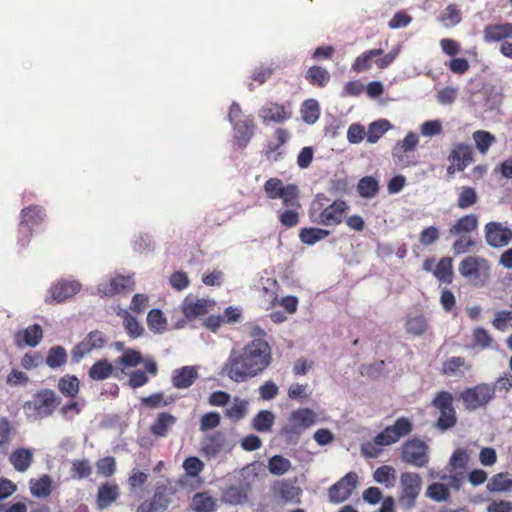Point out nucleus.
<instances>
[{
  "mask_svg": "<svg viewBox=\"0 0 512 512\" xmlns=\"http://www.w3.org/2000/svg\"><path fill=\"white\" fill-rule=\"evenodd\" d=\"M279 284L275 279L267 278L257 288L259 298L266 310L277 306Z\"/></svg>",
  "mask_w": 512,
  "mask_h": 512,
  "instance_id": "bb28decb",
  "label": "nucleus"
},
{
  "mask_svg": "<svg viewBox=\"0 0 512 512\" xmlns=\"http://www.w3.org/2000/svg\"><path fill=\"white\" fill-rule=\"evenodd\" d=\"M479 217L477 214H465L458 218L449 228L450 236L470 235L478 229Z\"/></svg>",
  "mask_w": 512,
  "mask_h": 512,
  "instance_id": "cd10ccee",
  "label": "nucleus"
},
{
  "mask_svg": "<svg viewBox=\"0 0 512 512\" xmlns=\"http://www.w3.org/2000/svg\"><path fill=\"white\" fill-rule=\"evenodd\" d=\"M275 416L269 410L258 412L252 421L253 428L258 432H268L274 424Z\"/></svg>",
  "mask_w": 512,
  "mask_h": 512,
  "instance_id": "8fccbe9b",
  "label": "nucleus"
},
{
  "mask_svg": "<svg viewBox=\"0 0 512 512\" xmlns=\"http://www.w3.org/2000/svg\"><path fill=\"white\" fill-rule=\"evenodd\" d=\"M465 367L466 369H469L470 366H466L465 358L463 357H451L448 358L446 361L442 364V373L444 375H456L459 370Z\"/></svg>",
  "mask_w": 512,
  "mask_h": 512,
  "instance_id": "680f3d73",
  "label": "nucleus"
},
{
  "mask_svg": "<svg viewBox=\"0 0 512 512\" xmlns=\"http://www.w3.org/2000/svg\"><path fill=\"white\" fill-rule=\"evenodd\" d=\"M432 405L440 412V416L436 423L440 430H448L456 424L457 417L453 407V396L450 392H438L432 400Z\"/></svg>",
  "mask_w": 512,
  "mask_h": 512,
  "instance_id": "1a4fd4ad",
  "label": "nucleus"
},
{
  "mask_svg": "<svg viewBox=\"0 0 512 512\" xmlns=\"http://www.w3.org/2000/svg\"><path fill=\"white\" fill-rule=\"evenodd\" d=\"M123 318L124 328L131 338H138L143 334L144 329L134 316L128 312H124Z\"/></svg>",
  "mask_w": 512,
  "mask_h": 512,
  "instance_id": "0e129e2a",
  "label": "nucleus"
},
{
  "mask_svg": "<svg viewBox=\"0 0 512 512\" xmlns=\"http://www.w3.org/2000/svg\"><path fill=\"white\" fill-rule=\"evenodd\" d=\"M142 355L135 349H126L123 355L119 357L115 363L121 367H136L142 363Z\"/></svg>",
  "mask_w": 512,
  "mask_h": 512,
  "instance_id": "6e6d98bb",
  "label": "nucleus"
},
{
  "mask_svg": "<svg viewBox=\"0 0 512 512\" xmlns=\"http://www.w3.org/2000/svg\"><path fill=\"white\" fill-rule=\"evenodd\" d=\"M429 325L427 319L423 315L408 316L405 322V330L412 336L423 335Z\"/></svg>",
  "mask_w": 512,
  "mask_h": 512,
  "instance_id": "c03bdc74",
  "label": "nucleus"
},
{
  "mask_svg": "<svg viewBox=\"0 0 512 512\" xmlns=\"http://www.w3.org/2000/svg\"><path fill=\"white\" fill-rule=\"evenodd\" d=\"M429 447L419 439L407 440L401 448V460L417 468L425 467L429 462Z\"/></svg>",
  "mask_w": 512,
  "mask_h": 512,
  "instance_id": "f8f14e48",
  "label": "nucleus"
},
{
  "mask_svg": "<svg viewBox=\"0 0 512 512\" xmlns=\"http://www.w3.org/2000/svg\"><path fill=\"white\" fill-rule=\"evenodd\" d=\"M348 210L349 205L345 200L330 202L324 193H318L309 209V217L313 223L319 225L338 226L344 221Z\"/></svg>",
  "mask_w": 512,
  "mask_h": 512,
  "instance_id": "f03ea898",
  "label": "nucleus"
},
{
  "mask_svg": "<svg viewBox=\"0 0 512 512\" xmlns=\"http://www.w3.org/2000/svg\"><path fill=\"white\" fill-rule=\"evenodd\" d=\"M267 198L271 200L281 199L284 206L300 208L299 188L295 184L284 185L282 180L276 177L269 178L263 186Z\"/></svg>",
  "mask_w": 512,
  "mask_h": 512,
  "instance_id": "423d86ee",
  "label": "nucleus"
},
{
  "mask_svg": "<svg viewBox=\"0 0 512 512\" xmlns=\"http://www.w3.org/2000/svg\"><path fill=\"white\" fill-rule=\"evenodd\" d=\"M426 495L437 502L446 501L450 497V490L446 484L436 482L428 486Z\"/></svg>",
  "mask_w": 512,
  "mask_h": 512,
  "instance_id": "13d9d810",
  "label": "nucleus"
},
{
  "mask_svg": "<svg viewBox=\"0 0 512 512\" xmlns=\"http://www.w3.org/2000/svg\"><path fill=\"white\" fill-rule=\"evenodd\" d=\"M113 365L108 359L97 360L89 369L88 376L94 381H103L108 379L113 373Z\"/></svg>",
  "mask_w": 512,
  "mask_h": 512,
  "instance_id": "4c0bfd02",
  "label": "nucleus"
},
{
  "mask_svg": "<svg viewBox=\"0 0 512 512\" xmlns=\"http://www.w3.org/2000/svg\"><path fill=\"white\" fill-rule=\"evenodd\" d=\"M9 461L15 470L25 472L33 461V453L27 448H18L10 454Z\"/></svg>",
  "mask_w": 512,
  "mask_h": 512,
  "instance_id": "f704fd0d",
  "label": "nucleus"
},
{
  "mask_svg": "<svg viewBox=\"0 0 512 512\" xmlns=\"http://www.w3.org/2000/svg\"><path fill=\"white\" fill-rule=\"evenodd\" d=\"M259 117L264 123H283L291 118V112L277 102H267L259 110Z\"/></svg>",
  "mask_w": 512,
  "mask_h": 512,
  "instance_id": "aec40b11",
  "label": "nucleus"
},
{
  "mask_svg": "<svg viewBox=\"0 0 512 512\" xmlns=\"http://www.w3.org/2000/svg\"><path fill=\"white\" fill-rule=\"evenodd\" d=\"M495 397V387L490 383H480L464 389L459 398L468 411L486 407Z\"/></svg>",
  "mask_w": 512,
  "mask_h": 512,
  "instance_id": "6e6552de",
  "label": "nucleus"
},
{
  "mask_svg": "<svg viewBox=\"0 0 512 512\" xmlns=\"http://www.w3.org/2000/svg\"><path fill=\"white\" fill-rule=\"evenodd\" d=\"M413 424L407 417H399L393 425L387 426L379 432L371 442L361 445V454L367 458H377L382 452V446H389L409 435Z\"/></svg>",
  "mask_w": 512,
  "mask_h": 512,
  "instance_id": "7ed1b4c3",
  "label": "nucleus"
},
{
  "mask_svg": "<svg viewBox=\"0 0 512 512\" xmlns=\"http://www.w3.org/2000/svg\"><path fill=\"white\" fill-rule=\"evenodd\" d=\"M302 489L296 486V479H282L271 486V499L275 504H300Z\"/></svg>",
  "mask_w": 512,
  "mask_h": 512,
  "instance_id": "9b49d317",
  "label": "nucleus"
},
{
  "mask_svg": "<svg viewBox=\"0 0 512 512\" xmlns=\"http://www.w3.org/2000/svg\"><path fill=\"white\" fill-rule=\"evenodd\" d=\"M251 489L249 482L241 480L226 487L222 491L221 499L224 503L231 505L243 504L248 500Z\"/></svg>",
  "mask_w": 512,
  "mask_h": 512,
  "instance_id": "a211bd4d",
  "label": "nucleus"
},
{
  "mask_svg": "<svg viewBox=\"0 0 512 512\" xmlns=\"http://www.w3.org/2000/svg\"><path fill=\"white\" fill-rule=\"evenodd\" d=\"M107 343L108 337L104 332L100 330L90 331L71 350L72 362L79 363L85 356L91 354L94 350L103 349Z\"/></svg>",
  "mask_w": 512,
  "mask_h": 512,
  "instance_id": "9d476101",
  "label": "nucleus"
},
{
  "mask_svg": "<svg viewBox=\"0 0 512 512\" xmlns=\"http://www.w3.org/2000/svg\"><path fill=\"white\" fill-rule=\"evenodd\" d=\"M398 52L397 49L387 54H384V50L382 49L367 50L355 58L351 68L356 73L371 69L373 64H375L378 69H386L394 62Z\"/></svg>",
  "mask_w": 512,
  "mask_h": 512,
  "instance_id": "0eeeda50",
  "label": "nucleus"
},
{
  "mask_svg": "<svg viewBox=\"0 0 512 512\" xmlns=\"http://www.w3.org/2000/svg\"><path fill=\"white\" fill-rule=\"evenodd\" d=\"M247 406L248 402L246 400L235 398L233 404L226 408L225 416L232 421H239L246 416Z\"/></svg>",
  "mask_w": 512,
  "mask_h": 512,
  "instance_id": "864d4df0",
  "label": "nucleus"
},
{
  "mask_svg": "<svg viewBox=\"0 0 512 512\" xmlns=\"http://www.w3.org/2000/svg\"><path fill=\"white\" fill-rule=\"evenodd\" d=\"M173 490L171 487L162 484L157 485L153 496L143 501L136 509V512H163L171 503V495Z\"/></svg>",
  "mask_w": 512,
  "mask_h": 512,
  "instance_id": "2eb2a0df",
  "label": "nucleus"
},
{
  "mask_svg": "<svg viewBox=\"0 0 512 512\" xmlns=\"http://www.w3.org/2000/svg\"><path fill=\"white\" fill-rule=\"evenodd\" d=\"M96 468L99 475L111 477L116 472V460L112 456H106L96 462Z\"/></svg>",
  "mask_w": 512,
  "mask_h": 512,
  "instance_id": "338daca9",
  "label": "nucleus"
},
{
  "mask_svg": "<svg viewBox=\"0 0 512 512\" xmlns=\"http://www.w3.org/2000/svg\"><path fill=\"white\" fill-rule=\"evenodd\" d=\"M80 289L81 284L78 281L61 279L50 287V298L46 302L48 304L62 303L76 295Z\"/></svg>",
  "mask_w": 512,
  "mask_h": 512,
  "instance_id": "dca6fc26",
  "label": "nucleus"
},
{
  "mask_svg": "<svg viewBox=\"0 0 512 512\" xmlns=\"http://www.w3.org/2000/svg\"><path fill=\"white\" fill-rule=\"evenodd\" d=\"M190 508L195 512H214L216 500L207 492H197L192 497Z\"/></svg>",
  "mask_w": 512,
  "mask_h": 512,
  "instance_id": "e433bc0d",
  "label": "nucleus"
},
{
  "mask_svg": "<svg viewBox=\"0 0 512 512\" xmlns=\"http://www.w3.org/2000/svg\"><path fill=\"white\" fill-rule=\"evenodd\" d=\"M226 437L223 432L215 431L207 434L201 441V452L207 458L216 457L224 448Z\"/></svg>",
  "mask_w": 512,
  "mask_h": 512,
  "instance_id": "393cba45",
  "label": "nucleus"
},
{
  "mask_svg": "<svg viewBox=\"0 0 512 512\" xmlns=\"http://www.w3.org/2000/svg\"><path fill=\"white\" fill-rule=\"evenodd\" d=\"M250 342L240 350L231 351L223 370L234 382L247 381L263 373L272 363V348L266 340L267 333L259 325L249 329Z\"/></svg>",
  "mask_w": 512,
  "mask_h": 512,
  "instance_id": "f257e3e1",
  "label": "nucleus"
},
{
  "mask_svg": "<svg viewBox=\"0 0 512 512\" xmlns=\"http://www.w3.org/2000/svg\"><path fill=\"white\" fill-rule=\"evenodd\" d=\"M448 159L456 166L457 171H463L473 160L472 149L469 145L457 144Z\"/></svg>",
  "mask_w": 512,
  "mask_h": 512,
  "instance_id": "c756f323",
  "label": "nucleus"
},
{
  "mask_svg": "<svg viewBox=\"0 0 512 512\" xmlns=\"http://www.w3.org/2000/svg\"><path fill=\"white\" fill-rule=\"evenodd\" d=\"M148 477L149 475L146 472L133 469L127 480L129 491L134 493L138 489L142 488L147 483Z\"/></svg>",
  "mask_w": 512,
  "mask_h": 512,
  "instance_id": "e2e57ef3",
  "label": "nucleus"
},
{
  "mask_svg": "<svg viewBox=\"0 0 512 512\" xmlns=\"http://www.w3.org/2000/svg\"><path fill=\"white\" fill-rule=\"evenodd\" d=\"M268 468L271 474L280 476L291 468V462L281 455H275L269 460Z\"/></svg>",
  "mask_w": 512,
  "mask_h": 512,
  "instance_id": "bf43d9fd",
  "label": "nucleus"
},
{
  "mask_svg": "<svg viewBox=\"0 0 512 512\" xmlns=\"http://www.w3.org/2000/svg\"><path fill=\"white\" fill-rule=\"evenodd\" d=\"M289 422L295 423L301 430L305 431L317 422V415L310 408H299L291 412Z\"/></svg>",
  "mask_w": 512,
  "mask_h": 512,
  "instance_id": "473e14b6",
  "label": "nucleus"
},
{
  "mask_svg": "<svg viewBox=\"0 0 512 512\" xmlns=\"http://www.w3.org/2000/svg\"><path fill=\"white\" fill-rule=\"evenodd\" d=\"M512 38V24H493L487 25L484 29V39L487 42H498Z\"/></svg>",
  "mask_w": 512,
  "mask_h": 512,
  "instance_id": "2f4dec72",
  "label": "nucleus"
},
{
  "mask_svg": "<svg viewBox=\"0 0 512 512\" xmlns=\"http://www.w3.org/2000/svg\"><path fill=\"white\" fill-rule=\"evenodd\" d=\"M232 125L235 132L234 140L236 145L241 149L245 148L254 135L255 124L253 118L251 116H244Z\"/></svg>",
  "mask_w": 512,
  "mask_h": 512,
  "instance_id": "4be33fe9",
  "label": "nucleus"
},
{
  "mask_svg": "<svg viewBox=\"0 0 512 512\" xmlns=\"http://www.w3.org/2000/svg\"><path fill=\"white\" fill-rule=\"evenodd\" d=\"M484 237L490 247H505L512 241V228L506 223L491 221L484 226Z\"/></svg>",
  "mask_w": 512,
  "mask_h": 512,
  "instance_id": "ddd939ff",
  "label": "nucleus"
},
{
  "mask_svg": "<svg viewBox=\"0 0 512 512\" xmlns=\"http://www.w3.org/2000/svg\"><path fill=\"white\" fill-rule=\"evenodd\" d=\"M57 388L65 397L75 399L80 391V380L76 375L65 374L59 378Z\"/></svg>",
  "mask_w": 512,
  "mask_h": 512,
  "instance_id": "72a5a7b5",
  "label": "nucleus"
},
{
  "mask_svg": "<svg viewBox=\"0 0 512 512\" xmlns=\"http://www.w3.org/2000/svg\"><path fill=\"white\" fill-rule=\"evenodd\" d=\"M330 235V231L318 228V227H309L302 228L299 232L300 241L306 245H314L317 242L325 239Z\"/></svg>",
  "mask_w": 512,
  "mask_h": 512,
  "instance_id": "ea45409f",
  "label": "nucleus"
},
{
  "mask_svg": "<svg viewBox=\"0 0 512 512\" xmlns=\"http://www.w3.org/2000/svg\"><path fill=\"white\" fill-rule=\"evenodd\" d=\"M305 79L312 86L324 88L329 83L331 76L325 68L313 65L306 71Z\"/></svg>",
  "mask_w": 512,
  "mask_h": 512,
  "instance_id": "c9c22d12",
  "label": "nucleus"
},
{
  "mask_svg": "<svg viewBox=\"0 0 512 512\" xmlns=\"http://www.w3.org/2000/svg\"><path fill=\"white\" fill-rule=\"evenodd\" d=\"M134 285L135 282L132 276L117 275L107 282L99 284L98 291L104 296H113L133 290Z\"/></svg>",
  "mask_w": 512,
  "mask_h": 512,
  "instance_id": "6ab92c4d",
  "label": "nucleus"
},
{
  "mask_svg": "<svg viewBox=\"0 0 512 512\" xmlns=\"http://www.w3.org/2000/svg\"><path fill=\"white\" fill-rule=\"evenodd\" d=\"M390 122L386 119H381L371 123L368 127L367 141L369 143H376L382 135L390 129Z\"/></svg>",
  "mask_w": 512,
  "mask_h": 512,
  "instance_id": "603ef678",
  "label": "nucleus"
},
{
  "mask_svg": "<svg viewBox=\"0 0 512 512\" xmlns=\"http://www.w3.org/2000/svg\"><path fill=\"white\" fill-rule=\"evenodd\" d=\"M489 491H508L512 488V479L507 473H499L494 475L487 484Z\"/></svg>",
  "mask_w": 512,
  "mask_h": 512,
  "instance_id": "5fc2aeb1",
  "label": "nucleus"
},
{
  "mask_svg": "<svg viewBox=\"0 0 512 512\" xmlns=\"http://www.w3.org/2000/svg\"><path fill=\"white\" fill-rule=\"evenodd\" d=\"M379 190V184L378 181L371 177V176H365L361 178L357 185V191L358 194L362 198H373L376 196Z\"/></svg>",
  "mask_w": 512,
  "mask_h": 512,
  "instance_id": "09e8293b",
  "label": "nucleus"
},
{
  "mask_svg": "<svg viewBox=\"0 0 512 512\" xmlns=\"http://www.w3.org/2000/svg\"><path fill=\"white\" fill-rule=\"evenodd\" d=\"M43 338V330L39 324H33L19 331L15 336L17 345H26L30 347L37 346Z\"/></svg>",
  "mask_w": 512,
  "mask_h": 512,
  "instance_id": "7c9ffc66",
  "label": "nucleus"
},
{
  "mask_svg": "<svg viewBox=\"0 0 512 512\" xmlns=\"http://www.w3.org/2000/svg\"><path fill=\"white\" fill-rule=\"evenodd\" d=\"M433 275L442 283L450 284L453 280V265L450 257H443L433 270Z\"/></svg>",
  "mask_w": 512,
  "mask_h": 512,
  "instance_id": "79ce46f5",
  "label": "nucleus"
},
{
  "mask_svg": "<svg viewBox=\"0 0 512 512\" xmlns=\"http://www.w3.org/2000/svg\"><path fill=\"white\" fill-rule=\"evenodd\" d=\"M44 217L45 213L41 206L30 205L23 208L21 211L19 230H24L28 237H30L32 235V230L29 226L39 224L43 221Z\"/></svg>",
  "mask_w": 512,
  "mask_h": 512,
  "instance_id": "a878e982",
  "label": "nucleus"
},
{
  "mask_svg": "<svg viewBox=\"0 0 512 512\" xmlns=\"http://www.w3.org/2000/svg\"><path fill=\"white\" fill-rule=\"evenodd\" d=\"M455 237L456 240L452 245V249L456 255L467 253L476 245V241L470 235Z\"/></svg>",
  "mask_w": 512,
  "mask_h": 512,
  "instance_id": "69168bd1",
  "label": "nucleus"
},
{
  "mask_svg": "<svg viewBox=\"0 0 512 512\" xmlns=\"http://www.w3.org/2000/svg\"><path fill=\"white\" fill-rule=\"evenodd\" d=\"M358 484V475L350 471L328 489V499L331 503L339 504L350 498Z\"/></svg>",
  "mask_w": 512,
  "mask_h": 512,
  "instance_id": "4468645a",
  "label": "nucleus"
},
{
  "mask_svg": "<svg viewBox=\"0 0 512 512\" xmlns=\"http://www.w3.org/2000/svg\"><path fill=\"white\" fill-rule=\"evenodd\" d=\"M92 467L87 459L75 460L72 462L71 476L72 478L82 479L90 476Z\"/></svg>",
  "mask_w": 512,
  "mask_h": 512,
  "instance_id": "774afa93",
  "label": "nucleus"
},
{
  "mask_svg": "<svg viewBox=\"0 0 512 512\" xmlns=\"http://www.w3.org/2000/svg\"><path fill=\"white\" fill-rule=\"evenodd\" d=\"M439 19L446 27H452L461 21V12L456 5L450 4L441 13Z\"/></svg>",
  "mask_w": 512,
  "mask_h": 512,
  "instance_id": "052dcab7",
  "label": "nucleus"
},
{
  "mask_svg": "<svg viewBox=\"0 0 512 512\" xmlns=\"http://www.w3.org/2000/svg\"><path fill=\"white\" fill-rule=\"evenodd\" d=\"M419 142L417 134L409 132L404 139L397 143L393 150V156L398 158V162L402 163V157L405 153L414 151Z\"/></svg>",
  "mask_w": 512,
  "mask_h": 512,
  "instance_id": "a19ab883",
  "label": "nucleus"
},
{
  "mask_svg": "<svg viewBox=\"0 0 512 512\" xmlns=\"http://www.w3.org/2000/svg\"><path fill=\"white\" fill-rule=\"evenodd\" d=\"M30 490L32 495L45 498L48 497L52 492V480L49 475L44 474L39 479L30 480Z\"/></svg>",
  "mask_w": 512,
  "mask_h": 512,
  "instance_id": "37998d69",
  "label": "nucleus"
},
{
  "mask_svg": "<svg viewBox=\"0 0 512 512\" xmlns=\"http://www.w3.org/2000/svg\"><path fill=\"white\" fill-rule=\"evenodd\" d=\"M473 139L476 144V148L485 154L490 146L495 142L496 138L488 131L477 130L473 133Z\"/></svg>",
  "mask_w": 512,
  "mask_h": 512,
  "instance_id": "4d7b16f0",
  "label": "nucleus"
},
{
  "mask_svg": "<svg viewBox=\"0 0 512 512\" xmlns=\"http://www.w3.org/2000/svg\"><path fill=\"white\" fill-rule=\"evenodd\" d=\"M67 352L64 347L62 346H53L49 349L46 357V364L51 369H57L67 362Z\"/></svg>",
  "mask_w": 512,
  "mask_h": 512,
  "instance_id": "49530a36",
  "label": "nucleus"
},
{
  "mask_svg": "<svg viewBox=\"0 0 512 512\" xmlns=\"http://www.w3.org/2000/svg\"><path fill=\"white\" fill-rule=\"evenodd\" d=\"M177 423V417L169 412H160L149 426L150 433L156 438H165Z\"/></svg>",
  "mask_w": 512,
  "mask_h": 512,
  "instance_id": "5701e85b",
  "label": "nucleus"
},
{
  "mask_svg": "<svg viewBox=\"0 0 512 512\" xmlns=\"http://www.w3.org/2000/svg\"><path fill=\"white\" fill-rule=\"evenodd\" d=\"M214 301L210 299L204 298H194L192 296H187L182 302V313L183 315L189 319H195L197 317L205 315L209 307L214 305Z\"/></svg>",
  "mask_w": 512,
  "mask_h": 512,
  "instance_id": "412c9836",
  "label": "nucleus"
},
{
  "mask_svg": "<svg viewBox=\"0 0 512 512\" xmlns=\"http://www.w3.org/2000/svg\"><path fill=\"white\" fill-rule=\"evenodd\" d=\"M373 478L377 483L391 488L395 484V469L389 465H382L374 471Z\"/></svg>",
  "mask_w": 512,
  "mask_h": 512,
  "instance_id": "3c124183",
  "label": "nucleus"
},
{
  "mask_svg": "<svg viewBox=\"0 0 512 512\" xmlns=\"http://www.w3.org/2000/svg\"><path fill=\"white\" fill-rule=\"evenodd\" d=\"M459 273L475 287L484 286L490 278L489 261L480 256H467L459 263Z\"/></svg>",
  "mask_w": 512,
  "mask_h": 512,
  "instance_id": "39448f33",
  "label": "nucleus"
},
{
  "mask_svg": "<svg viewBox=\"0 0 512 512\" xmlns=\"http://www.w3.org/2000/svg\"><path fill=\"white\" fill-rule=\"evenodd\" d=\"M61 401L54 390L44 388L38 390L31 400L26 401L23 408L28 417L44 419L55 412Z\"/></svg>",
  "mask_w": 512,
  "mask_h": 512,
  "instance_id": "20e7f679",
  "label": "nucleus"
},
{
  "mask_svg": "<svg viewBox=\"0 0 512 512\" xmlns=\"http://www.w3.org/2000/svg\"><path fill=\"white\" fill-rule=\"evenodd\" d=\"M174 402L175 398L171 395H166L164 392H156L140 399L141 405L148 409L167 407Z\"/></svg>",
  "mask_w": 512,
  "mask_h": 512,
  "instance_id": "58836bf2",
  "label": "nucleus"
},
{
  "mask_svg": "<svg viewBox=\"0 0 512 512\" xmlns=\"http://www.w3.org/2000/svg\"><path fill=\"white\" fill-rule=\"evenodd\" d=\"M198 378V372L194 366H183L175 369L171 376L172 384L177 389H187Z\"/></svg>",
  "mask_w": 512,
  "mask_h": 512,
  "instance_id": "c85d7f7f",
  "label": "nucleus"
},
{
  "mask_svg": "<svg viewBox=\"0 0 512 512\" xmlns=\"http://www.w3.org/2000/svg\"><path fill=\"white\" fill-rule=\"evenodd\" d=\"M477 191L470 186H462L459 188V194L457 198V207L465 210L474 206L478 202Z\"/></svg>",
  "mask_w": 512,
  "mask_h": 512,
  "instance_id": "a18cd8bd",
  "label": "nucleus"
},
{
  "mask_svg": "<svg viewBox=\"0 0 512 512\" xmlns=\"http://www.w3.org/2000/svg\"><path fill=\"white\" fill-rule=\"evenodd\" d=\"M400 485L402 489V500H407L409 505H413L422 487V479L415 472H404L400 476Z\"/></svg>",
  "mask_w": 512,
  "mask_h": 512,
  "instance_id": "f3484780",
  "label": "nucleus"
},
{
  "mask_svg": "<svg viewBox=\"0 0 512 512\" xmlns=\"http://www.w3.org/2000/svg\"><path fill=\"white\" fill-rule=\"evenodd\" d=\"M120 497V487L115 482H106L99 486L96 505L100 510L110 507Z\"/></svg>",
  "mask_w": 512,
  "mask_h": 512,
  "instance_id": "b1692460",
  "label": "nucleus"
},
{
  "mask_svg": "<svg viewBox=\"0 0 512 512\" xmlns=\"http://www.w3.org/2000/svg\"><path fill=\"white\" fill-rule=\"evenodd\" d=\"M301 117L307 124H314L320 116V107L315 99L305 100L300 109Z\"/></svg>",
  "mask_w": 512,
  "mask_h": 512,
  "instance_id": "de8ad7c7",
  "label": "nucleus"
}]
</instances>
